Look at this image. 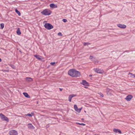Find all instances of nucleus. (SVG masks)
<instances>
[{"mask_svg":"<svg viewBox=\"0 0 135 135\" xmlns=\"http://www.w3.org/2000/svg\"><path fill=\"white\" fill-rule=\"evenodd\" d=\"M94 71L98 73L102 74L103 72V70H101L98 68L94 69Z\"/></svg>","mask_w":135,"mask_h":135,"instance_id":"nucleus-5","label":"nucleus"},{"mask_svg":"<svg viewBox=\"0 0 135 135\" xmlns=\"http://www.w3.org/2000/svg\"><path fill=\"white\" fill-rule=\"evenodd\" d=\"M1 61H2L1 59V58H0V62H1Z\"/></svg>","mask_w":135,"mask_h":135,"instance_id":"nucleus-35","label":"nucleus"},{"mask_svg":"<svg viewBox=\"0 0 135 135\" xmlns=\"http://www.w3.org/2000/svg\"><path fill=\"white\" fill-rule=\"evenodd\" d=\"M16 33L18 35H21V33L19 28H17V31H16Z\"/></svg>","mask_w":135,"mask_h":135,"instance_id":"nucleus-14","label":"nucleus"},{"mask_svg":"<svg viewBox=\"0 0 135 135\" xmlns=\"http://www.w3.org/2000/svg\"><path fill=\"white\" fill-rule=\"evenodd\" d=\"M92 76V75H89L90 76Z\"/></svg>","mask_w":135,"mask_h":135,"instance_id":"nucleus-37","label":"nucleus"},{"mask_svg":"<svg viewBox=\"0 0 135 135\" xmlns=\"http://www.w3.org/2000/svg\"><path fill=\"white\" fill-rule=\"evenodd\" d=\"M76 95L74 94H71L69 95V100L70 102L71 101V100L72 98L75 96Z\"/></svg>","mask_w":135,"mask_h":135,"instance_id":"nucleus-10","label":"nucleus"},{"mask_svg":"<svg viewBox=\"0 0 135 135\" xmlns=\"http://www.w3.org/2000/svg\"><path fill=\"white\" fill-rule=\"evenodd\" d=\"M31 114H33V113H31Z\"/></svg>","mask_w":135,"mask_h":135,"instance_id":"nucleus-39","label":"nucleus"},{"mask_svg":"<svg viewBox=\"0 0 135 135\" xmlns=\"http://www.w3.org/2000/svg\"><path fill=\"white\" fill-rule=\"evenodd\" d=\"M93 56H90V57H89V59H90V60H92L93 58Z\"/></svg>","mask_w":135,"mask_h":135,"instance_id":"nucleus-25","label":"nucleus"},{"mask_svg":"<svg viewBox=\"0 0 135 135\" xmlns=\"http://www.w3.org/2000/svg\"><path fill=\"white\" fill-rule=\"evenodd\" d=\"M79 124L82 125L83 126H84L85 125V124L83 123Z\"/></svg>","mask_w":135,"mask_h":135,"instance_id":"nucleus-28","label":"nucleus"},{"mask_svg":"<svg viewBox=\"0 0 135 135\" xmlns=\"http://www.w3.org/2000/svg\"><path fill=\"white\" fill-rule=\"evenodd\" d=\"M58 35L59 36H62V33L61 32H59L58 33Z\"/></svg>","mask_w":135,"mask_h":135,"instance_id":"nucleus-26","label":"nucleus"},{"mask_svg":"<svg viewBox=\"0 0 135 135\" xmlns=\"http://www.w3.org/2000/svg\"><path fill=\"white\" fill-rule=\"evenodd\" d=\"M0 117L2 120L7 122H9L8 118L2 113L0 114Z\"/></svg>","mask_w":135,"mask_h":135,"instance_id":"nucleus-4","label":"nucleus"},{"mask_svg":"<svg viewBox=\"0 0 135 135\" xmlns=\"http://www.w3.org/2000/svg\"><path fill=\"white\" fill-rule=\"evenodd\" d=\"M15 11V12L19 16H20L21 15V13L17 9H16Z\"/></svg>","mask_w":135,"mask_h":135,"instance_id":"nucleus-18","label":"nucleus"},{"mask_svg":"<svg viewBox=\"0 0 135 135\" xmlns=\"http://www.w3.org/2000/svg\"><path fill=\"white\" fill-rule=\"evenodd\" d=\"M68 74L72 77H78L80 75V73L75 69H71L69 70L68 72Z\"/></svg>","mask_w":135,"mask_h":135,"instance_id":"nucleus-1","label":"nucleus"},{"mask_svg":"<svg viewBox=\"0 0 135 135\" xmlns=\"http://www.w3.org/2000/svg\"><path fill=\"white\" fill-rule=\"evenodd\" d=\"M59 89H60V91H62V88H59Z\"/></svg>","mask_w":135,"mask_h":135,"instance_id":"nucleus-32","label":"nucleus"},{"mask_svg":"<svg viewBox=\"0 0 135 135\" xmlns=\"http://www.w3.org/2000/svg\"><path fill=\"white\" fill-rule=\"evenodd\" d=\"M4 25L3 23H1L0 24L1 28L2 29L4 27Z\"/></svg>","mask_w":135,"mask_h":135,"instance_id":"nucleus-19","label":"nucleus"},{"mask_svg":"<svg viewBox=\"0 0 135 135\" xmlns=\"http://www.w3.org/2000/svg\"><path fill=\"white\" fill-rule=\"evenodd\" d=\"M10 135H17V132L15 130H12L9 132Z\"/></svg>","mask_w":135,"mask_h":135,"instance_id":"nucleus-6","label":"nucleus"},{"mask_svg":"<svg viewBox=\"0 0 135 135\" xmlns=\"http://www.w3.org/2000/svg\"><path fill=\"white\" fill-rule=\"evenodd\" d=\"M82 119V120H83L84 119L83 118H82V119Z\"/></svg>","mask_w":135,"mask_h":135,"instance_id":"nucleus-38","label":"nucleus"},{"mask_svg":"<svg viewBox=\"0 0 135 135\" xmlns=\"http://www.w3.org/2000/svg\"><path fill=\"white\" fill-rule=\"evenodd\" d=\"M28 127L30 129H33L34 128L33 126L30 123H29L28 124Z\"/></svg>","mask_w":135,"mask_h":135,"instance_id":"nucleus-13","label":"nucleus"},{"mask_svg":"<svg viewBox=\"0 0 135 135\" xmlns=\"http://www.w3.org/2000/svg\"><path fill=\"white\" fill-rule=\"evenodd\" d=\"M23 94L26 97H27L28 98H30V96L27 94V93H23Z\"/></svg>","mask_w":135,"mask_h":135,"instance_id":"nucleus-16","label":"nucleus"},{"mask_svg":"<svg viewBox=\"0 0 135 135\" xmlns=\"http://www.w3.org/2000/svg\"><path fill=\"white\" fill-rule=\"evenodd\" d=\"M46 128H48V127H49V126H48V125H47V126H46Z\"/></svg>","mask_w":135,"mask_h":135,"instance_id":"nucleus-33","label":"nucleus"},{"mask_svg":"<svg viewBox=\"0 0 135 135\" xmlns=\"http://www.w3.org/2000/svg\"><path fill=\"white\" fill-rule=\"evenodd\" d=\"M11 67L13 68L14 69L15 67L14 65H11Z\"/></svg>","mask_w":135,"mask_h":135,"instance_id":"nucleus-29","label":"nucleus"},{"mask_svg":"<svg viewBox=\"0 0 135 135\" xmlns=\"http://www.w3.org/2000/svg\"><path fill=\"white\" fill-rule=\"evenodd\" d=\"M113 131L115 133H117L118 132L120 133V134L122 133V132L119 129H118L114 128L113 130Z\"/></svg>","mask_w":135,"mask_h":135,"instance_id":"nucleus-11","label":"nucleus"},{"mask_svg":"<svg viewBox=\"0 0 135 135\" xmlns=\"http://www.w3.org/2000/svg\"><path fill=\"white\" fill-rule=\"evenodd\" d=\"M51 12L50 11L47 9L44 10L41 12V13L42 14L46 15H49L51 14Z\"/></svg>","mask_w":135,"mask_h":135,"instance_id":"nucleus-2","label":"nucleus"},{"mask_svg":"<svg viewBox=\"0 0 135 135\" xmlns=\"http://www.w3.org/2000/svg\"><path fill=\"white\" fill-rule=\"evenodd\" d=\"M34 56L36 58L39 60H41V59L40 57V56L39 55H34Z\"/></svg>","mask_w":135,"mask_h":135,"instance_id":"nucleus-17","label":"nucleus"},{"mask_svg":"<svg viewBox=\"0 0 135 135\" xmlns=\"http://www.w3.org/2000/svg\"><path fill=\"white\" fill-rule=\"evenodd\" d=\"M82 109V108H80V109H79V110H80V111H81V110Z\"/></svg>","mask_w":135,"mask_h":135,"instance_id":"nucleus-34","label":"nucleus"},{"mask_svg":"<svg viewBox=\"0 0 135 135\" xmlns=\"http://www.w3.org/2000/svg\"><path fill=\"white\" fill-rule=\"evenodd\" d=\"M26 80L27 81L31 82L32 81V78L29 77L26 78Z\"/></svg>","mask_w":135,"mask_h":135,"instance_id":"nucleus-15","label":"nucleus"},{"mask_svg":"<svg viewBox=\"0 0 135 135\" xmlns=\"http://www.w3.org/2000/svg\"><path fill=\"white\" fill-rule=\"evenodd\" d=\"M50 7L52 8H55L57 7V6L54 3L51 4L50 5Z\"/></svg>","mask_w":135,"mask_h":135,"instance_id":"nucleus-12","label":"nucleus"},{"mask_svg":"<svg viewBox=\"0 0 135 135\" xmlns=\"http://www.w3.org/2000/svg\"><path fill=\"white\" fill-rule=\"evenodd\" d=\"M132 97H133L132 95H128L125 98V99L128 101H130Z\"/></svg>","mask_w":135,"mask_h":135,"instance_id":"nucleus-8","label":"nucleus"},{"mask_svg":"<svg viewBox=\"0 0 135 135\" xmlns=\"http://www.w3.org/2000/svg\"><path fill=\"white\" fill-rule=\"evenodd\" d=\"M76 123L77 124H80V123Z\"/></svg>","mask_w":135,"mask_h":135,"instance_id":"nucleus-36","label":"nucleus"},{"mask_svg":"<svg viewBox=\"0 0 135 135\" xmlns=\"http://www.w3.org/2000/svg\"><path fill=\"white\" fill-rule=\"evenodd\" d=\"M55 62H51L50 64L51 65H53L55 64Z\"/></svg>","mask_w":135,"mask_h":135,"instance_id":"nucleus-27","label":"nucleus"},{"mask_svg":"<svg viewBox=\"0 0 135 135\" xmlns=\"http://www.w3.org/2000/svg\"><path fill=\"white\" fill-rule=\"evenodd\" d=\"M129 74H131V75H132V76H134V75H135L131 73H129Z\"/></svg>","mask_w":135,"mask_h":135,"instance_id":"nucleus-31","label":"nucleus"},{"mask_svg":"<svg viewBox=\"0 0 135 135\" xmlns=\"http://www.w3.org/2000/svg\"><path fill=\"white\" fill-rule=\"evenodd\" d=\"M117 26L122 28H126V26L124 25H122L120 24H117Z\"/></svg>","mask_w":135,"mask_h":135,"instance_id":"nucleus-9","label":"nucleus"},{"mask_svg":"<svg viewBox=\"0 0 135 135\" xmlns=\"http://www.w3.org/2000/svg\"><path fill=\"white\" fill-rule=\"evenodd\" d=\"M76 112H78V113H80V110L79 109H77L75 110Z\"/></svg>","mask_w":135,"mask_h":135,"instance_id":"nucleus-23","label":"nucleus"},{"mask_svg":"<svg viewBox=\"0 0 135 135\" xmlns=\"http://www.w3.org/2000/svg\"><path fill=\"white\" fill-rule=\"evenodd\" d=\"M26 115L30 117H31L32 116V115L31 114L29 113L28 114H27Z\"/></svg>","mask_w":135,"mask_h":135,"instance_id":"nucleus-24","label":"nucleus"},{"mask_svg":"<svg viewBox=\"0 0 135 135\" xmlns=\"http://www.w3.org/2000/svg\"><path fill=\"white\" fill-rule=\"evenodd\" d=\"M74 109H75V110H76L78 109L77 106L76 105H74Z\"/></svg>","mask_w":135,"mask_h":135,"instance_id":"nucleus-21","label":"nucleus"},{"mask_svg":"<svg viewBox=\"0 0 135 135\" xmlns=\"http://www.w3.org/2000/svg\"><path fill=\"white\" fill-rule=\"evenodd\" d=\"M62 20L64 22H66L67 21V20L65 19H63Z\"/></svg>","mask_w":135,"mask_h":135,"instance_id":"nucleus-22","label":"nucleus"},{"mask_svg":"<svg viewBox=\"0 0 135 135\" xmlns=\"http://www.w3.org/2000/svg\"><path fill=\"white\" fill-rule=\"evenodd\" d=\"M100 95L102 97H103L104 96L103 94L102 93H100Z\"/></svg>","mask_w":135,"mask_h":135,"instance_id":"nucleus-30","label":"nucleus"},{"mask_svg":"<svg viewBox=\"0 0 135 135\" xmlns=\"http://www.w3.org/2000/svg\"><path fill=\"white\" fill-rule=\"evenodd\" d=\"M44 26L45 28L48 30H50L53 28V26L49 23H46Z\"/></svg>","mask_w":135,"mask_h":135,"instance_id":"nucleus-3","label":"nucleus"},{"mask_svg":"<svg viewBox=\"0 0 135 135\" xmlns=\"http://www.w3.org/2000/svg\"><path fill=\"white\" fill-rule=\"evenodd\" d=\"M81 84L87 86H89V84L88 83L86 82V80H83L82 83H81Z\"/></svg>","mask_w":135,"mask_h":135,"instance_id":"nucleus-7","label":"nucleus"},{"mask_svg":"<svg viewBox=\"0 0 135 135\" xmlns=\"http://www.w3.org/2000/svg\"><path fill=\"white\" fill-rule=\"evenodd\" d=\"M90 45V44L89 43L84 42L83 43V45L84 46L88 45Z\"/></svg>","mask_w":135,"mask_h":135,"instance_id":"nucleus-20","label":"nucleus"}]
</instances>
